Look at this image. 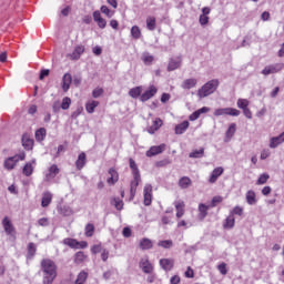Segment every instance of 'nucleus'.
I'll return each mask as SVG.
<instances>
[{
  "mask_svg": "<svg viewBox=\"0 0 284 284\" xmlns=\"http://www.w3.org/2000/svg\"><path fill=\"white\" fill-rule=\"evenodd\" d=\"M42 272V284H53L57 278V263L50 258H44L40 263Z\"/></svg>",
  "mask_w": 284,
  "mask_h": 284,
  "instance_id": "f257e3e1",
  "label": "nucleus"
},
{
  "mask_svg": "<svg viewBox=\"0 0 284 284\" xmlns=\"http://www.w3.org/2000/svg\"><path fill=\"white\" fill-rule=\"evenodd\" d=\"M219 88V80L214 79L206 82L201 89L197 91V97L200 99H205V97H210V94H214Z\"/></svg>",
  "mask_w": 284,
  "mask_h": 284,
  "instance_id": "f03ea898",
  "label": "nucleus"
},
{
  "mask_svg": "<svg viewBox=\"0 0 284 284\" xmlns=\"http://www.w3.org/2000/svg\"><path fill=\"white\" fill-rule=\"evenodd\" d=\"M26 159V153L17 154L4 160V170H14L16 165Z\"/></svg>",
  "mask_w": 284,
  "mask_h": 284,
  "instance_id": "7ed1b4c3",
  "label": "nucleus"
},
{
  "mask_svg": "<svg viewBox=\"0 0 284 284\" xmlns=\"http://www.w3.org/2000/svg\"><path fill=\"white\" fill-rule=\"evenodd\" d=\"M2 226L7 236H11L12 239L17 237V229H14V224H12V221L10 220V217L8 216L3 217Z\"/></svg>",
  "mask_w": 284,
  "mask_h": 284,
  "instance_id": "20e7f679",
  "label": "nucleus"
},
{
  "mask_svg": "<svg viewBox=\"0 0 284 284\" xmlns=\"http://www.w3.org/2000/svg\"><path fill=\"white\" fill-rule=\"evenodd\" d=\"M241 111L234 108H224V109H216L214 111V116H240Z\"/></svg>",
  "mask_w": 284,
  "mask_h": 284,
  "instance_id": "39448f33",
  "label": "nucleus"
},
{
  "mask_svg": "<svg viewBox=\"0 0 284 284\" xmlns=\"http://www.w3.org/2000/svg\"><path fill=\"white\" fill-rule=\"evenodd\" d=\"M284 64L283 63H275V64H271L265 67L262 70V74H264V77H267L270 74H276V72H281V70H283Z\"/></svg>",
  "mask_w": 284,
  "mask_h": 284,
  "instance_id": "423d86ee",
  "label": "nucleus"
},
{
  "mask_svg": "<svg viewBox=\"0 0 284 284\" xmlns=\"http://www.w3.org/2000/svg\"><path fill=\"white\" fill-rule=\"evenodd\" d=\"M141 183V173L133 174V180L131 181V187H130V201L136 196V187H139V184Z\"/></svg>",
  "mask_w": 284,
  "mask_h": 284,
  "instance_id": "0eeeda50",
  "label": "nucleus"
},
{
  "mask_svg": "<svg viewBox=\"0 0 284 284\" xmlns=\"http://www.w3.org/2000/svg\"><path fill=\"white\" fill-rule=\"evenodd\" d=\"M83 52H85V45L79 44L74 48L73 52L69 53L67 57L71 61H79V59H81V54H83Z\"/></svg>",
  "mask_w": 284,
  "mask_h": 284,
  "instance_id": "6e6552de",
  "label": "nucleus"
},
{
  "mask_svg": "<svg viewBox=\"0 0 284 284\" xmlns=\"http://www.w3.org/2000/svg\"><path fill=\"white\" fill-rule=\"evenodd\" d=\"M140 267L144 274H152V272H154V266L150 263V258H148V256L141 258Z\"/></svg>",
  "mask_w": 284,
  "mask_h": 284,
  "instance_id": "1a4fd4ad",
  "label": "nucleus"
},
{
  "mask_svg": "<svg viewBox=\"0 0 284 284\" xmlns=\"http://www.w3.org/2000/svg\"><path fill=\"white\" fill-rule=\"evenodd\" d=\"M59 172L60 170L59 166H57V164L51 165L49 170L45 172L44 181L49 183V181H52V179H54L57 174H59Z\"/></svg>",
  "mask_w": 284,
  "mask_h": 284,
  "instance_id": "9d476101",
  "label": "nucleus"
},
{
  "mask_svg": "<svg viewBox=\"0 0 284 284\" xmlns=\"http://www.w3.org/2000/svg\"><path fill=\"white\" fill-rule=\"evenodd\" d=\"M143 196H144V205H152V186L151 184H145L143 190Z\"/></svg>",
  "mask_w": 284,
  "mask_h": 284,
  "instance_id": "9b49d317",
  "label": "nucleus"
},
{
  "mask_svg": "<svg viewBox=\"0 0 284 284\" xmlns=\"http://www.w3.org/2000/svg\"><path fill=\"white\" fill-rule=\"evenodd\" d=\"M165 152V144H160L158 146H151L149 151H146V156H156V154H163Z\"/></svg>",
  "mask_w": 284,
  "mask_h": 284,
  "instance_id": "f8f14e48",
  "label": "nucleus"
},
{
  "mask_svg": "<svg viewBox=\"0 0 284 284\" xmlns=\"http://www.w3.org/2000/svg\"><path fill=\"white\" fill-rule=\"evenodd\" d=\"M156 92H159V90L156 89V87L151 85L149 88V90H146L141 97H140V101L145 102V101H150V99H152V97H154V94H156Z\"/></svg>",
  "mask_w": 284,
  "mask_h": 284,
  "instance_id": "ddd939ff",
  "label": "nucleus"
},
{
  "mask_svg": "<svg viewBox=\"0 0 284 284\" xmlns=\"http://www.w3.org/2000/svg\"><path fill=\"white\" fill-rule=\"evenodd\" d=\"M175 210H176V219L183 217V214H185V202L183 200H179L174 202Z\"/></svg>",
  "mask_w": 284,
  "mask_h": 284,
  "instance_id": "4468645a",
  "label": "nucleus"
},
{
  "mask_svg": "<svg viewBox=\"0 0 284 284\" xmlns=\"http://www.w3.org/2000/svg\"><path fill=\"white\" fill-rule=\"evenodd\" d=\"M163 125V120H161L160 118H156L153 121V124L151 126H148L146 131L149 132V134H154V132H158V130Z\"/></svg>",
  "mask_w": 284,
  "mask_h": 284,
  "instance_id": "2eb2a0df",
  "label": "nucleus"
},
{
  "mask_svg": "<svg viewBox=\"0 0 284 284\" xmlns=\"http://www.w3.org/2000/svg\"><path fill=\"white\" fill-rule=\"evenodd\" d=\"M70 85H72V74L65 73L62 78L63 92H68V90H70Z\"/></svg>",
  "mask_w": 284,
  "mask_h": 284,
  "instance_id": "dca6fc26",
  "label": "nucleus"
},
{
  "mask_svg": "<svg viewBox=\"0 0 284 284\" xmlns=\"http://www.w3.org/2000/svg\"><path fill=\"white\" fill-rule=\"evenodd\" d=\"M196 83H199V81L194 78L186 79L182 82L181 88L183 90H192V88H196Z\"/></svg>",
  "mask_w": 284,
  "mask_h": 284,
  "instance_id": "f3484780",
  "label": "nucleus"
},
{
  "mask_svg": "<svg viewBox=\"0 0 284 284\" xmlns=\"http://www.w3.org/2000/svg\"><path fill=\"white\" fill-rule=\"evenodd\" d=\"M34 163H37V161L32 160L23 166L22 173L24 174V176H32V173L34 172Z\"/></svg>",
  "mask_w": 284,
  "mask_h": 284,
  "instance_id": "a211bd4d",
  "label": "nucleus"
},
{
  "mask_svg": "<svg viewBox=\"0 0 284 284\" xmlns=\"http://www.w3.org/2000/svg\"><path fill=\"white\" fill-rule=\"evenodd\" d=\"M160 265L165 272H170L172 267H174V260L171 258H162L160 260Z\"/></svg>",
  "mask_w": 284,
  "mask_h": 284,
  "instance_id": "6ab92c4d",
  "label": "nucleus"
},
{
  "mask_svg": "<svg viewBox=\"0 0 284 284\" xmlns=\"http://www.w3.org/2000/svg\"><path fill=\"white\" fill-rule=\"evenodd\" d=\"M224 170L222 166H219L216 169H214L211 173V176L209 179L210 183H214L215 181L219 180V176H221L223 174Z\"/></svg>",
  "mask_w": 284,
  "mask_h": 284,
  "instance_id": "aec40b11",
  "label": "nucleus"
},
{
  "mask_svg": "<svg viewBox=\"0 0 284 284\" xmlns=\"http://www.w3.org/2000/svg\"><path fill=\"white\" fill-rule=\"evenodd\" d=\"M234 134H236V123H232L230 124L226 133H225V143H229V141L232 140V136H234Z\"/></svg>",
  "mask_w": 284,
  "mask_h": 284,
  "instance_id": "412c9836",
  "label": "nucleus"
},
{
  "mask_svg": "<svg viewBox=\"0 0 284 284\" xmlns=\"http://www.w3.org/2000/svg\"><path fill=\"white\" fill-rule=\"evenodd\" d=\"M109 175L110 178H108L106 182L109 183V185H114V183L119 181V172H116V170L114 169H110Z\"/></svg>",
  "mask_w": 284,
  "mask_h": 284,
  "instance_id": "4be33fe9",
  "label": "nucleus"
},
{
  "mask_svg": "<svg viewBox=\"0 0 284 284\" xmlns=\"http://www.w3.org/2000/svg\"><path fill=\"white\" fill-rule=\"evenodd\" d=\"M179 68H181V59L180 58L171 59L169 61V65H168L169 72H173V70H179Z\"/></svg>",
  "mask_w": 284,
  "mask_h": 284,
  "instance_id": "5701e85b",
  "label": "nucleus"
},
{
  "mask_svg": "<svg viewBox=\"0 0 284 284\" xmlns=\"http://www.w3.org/2000/svg\"><path fill=\"white\" fill-rule=\"evenodd\" d=\"M87 258L88 255H85L83 251H79L74 255V263H77V265H81V263H85Z\"/></svg>",
  "mask_w": 284,
  "mask_h": 284,
  "instance_id": "b1692460",
  "label": "nucleus"
},
{
  "mask_svg": "<svg viewBox=\"0 0 284 284\" xmlns=\"http://www.w3.org/2000/svg\"><path fill=\"white\" fill-rule=\"evenodd\" d=\"M50 203H52V193L44 192L42 195V201H41L42 207H48V205H50Z\"/></svg>",
  "mask_w": 284,
  "mask_h": 284,
  "instance_id": "393cba45",
  "label": "nucleus"
},
{
  "mask_svg": "<svg viewBox=\"0 0 284 284\" xmlns=\"http://www.w3.org/2000/svg\"><path fill=\"white\" fill-rule=\"evenodd\" d=\"M190 185H192V180L189 176H183L180 179L179 186L182 190H187V187H190Z\"/></svg>",
  "mask_w": 284,
  "mask_h": 284,
  "instance_id": "a878e982",
  "label": "nucleus"
},
{
  "mask_svg": "<svg viewBox=\"0 0 284 284\" xmlns=\"http://www.w3.org/2000/svg\"><path fill=\"white\" fill-rule=\"evenodd\" d=\"M207 210H210V206H207L205 204H200L199 205L197 219H200V221H203V219H205V216H207Z\"/></svg>",
  "mask_w": 284,
  "mask_h": 284,
  "instance_id": "bb28decb",
  "label": "nucleus"
},
{
  "mask_svg": "<svg viewBox=\"0 0 284 284\" xmlns=\"http://www.w3.org/2000/svg\"><path fill=\"white\" fill-rule=\"evenodd\" d=\"M58 212L62 216H72V214H74V211H72V207L65 206V205L59 206Z\"/></svg>",
  "mask_w": 284,
  "mask_h": 284,
  "instance_id": "cd10ccee",
  "label": "nucleus"
},
{
  "mask_svg": "<svg viewBox=\"0 0 284 284\" xmlns=\"http://www.w3.org/2000/svg\"><path fill=\"white\" fill-rule=\"evenodd\" d=\"M234 224H235V219H234V215L230 214L224 224H223V227L224 230H232V227H234Z\"/></svg>",
  "mask_w": 284,
  "mask_h": 284,
  "instance_id": "c85d7f7f",
  "label": "nucleus"
},
{
  "mask_svg": "<svg viewBox=\"0 0 284 284\" xmlns=\"http://www.w3.org/2000/svg\"><path fill=\"white\" fill-rule=\"evenodd\" d=\"M75 166L77 170H83V168L85 166V154L83 152L79 154Z\"/></svg>",
  "mask_w": 284,
  "mask_h": 284,
  "instance_id": "c756f323",
  "label": "nucleus"
},
{
  "mask_svg": "<svg viewBox=\"0 0 284 284\" xmlns=\"http://www.w3.org/2000/svg\"><path fill=\"white\" fill-rule=\"evenodd\" d=\"M140 247L141 250H152L153 244H152V240L144 237L140 241Z\"/></svg>",
  "mask_w": 284,
  "mask_h": 284,
  "instance_id": "7c9ffc66",
  "label": "nucleus"
},
{
  "mask_svg": "<svg viewBox=\"0 0 284 284\" xmlns=\"http://www.w3.org/2000/svg\"><path fill=\"white\" fill-rule=\"evenodd\" d=\"M85 281H88V272L81 271L78 274L77 280L74 281V284H85Z\"/></svg>",
  "mask_w": 284,
  "mask_h": 284,
  "instance_id": "2f4dec72",
  "label": "nucleus"
},
{
  "mask_svg": "<svg viewBox=\"0 0 284 284\" xmlns=\"http://www.w3.org/2000/svg\"><path fill=\"white\" fill-rule=\"evenodd\" d=\"M246 202L248 205H256V193L254 191H247Z\"/></svg>",
  "mask_w": 284,
  "mask_h": 284,
  "instance_id": "473e14b6",
  "label": "nucleus"
},
{
  "mask_svg": "<svg viewBox=\"0 0 284 284\" xmlns=\"http://www.w3.org/2000/svg\"><path fill=\"white\" fill-rule=\"evenodd\" d=\"M187 128H190V122L184 121L181 124H178L175 126V134H183V132H185V130H187Z\"/></svg>",
  "mask_w": 284,
  "mask_h": 284,
  "instance_id": "72a5a7b5",
  "label": "nucleus"
},
{
  "mask_svg": "<svg viewBox=\"0 0 284 284\" xmlns=\"http://www.w3.org/2000/svg\"><path fill=\"white\" fill-rule=\"evenodd\" d=\"M63 244L68 245L69 247H72L74 250H79V241L74 240V239H64L63 240Z\"/></svg>",
  "mask_w": 284,
  "mask_h": 284,
  "instance_id": "f704fd0d",
  "label": "nucleus"
},
{
  "mask_svg": "<svg viewBox=\"0 0 284 284\" xmlns=\"http://www.w3.org/2000/svg\"><path fill=\"white\" fill-rule=\"evenodd\" d=\"M99 106V101H89L85 105V110L89 114L94 113V109Z\"/></svg>",
  "mask_w": 284,
  "mask_h": 284,
  "instance_id": "c9c22d12",
  "label": "nucleus"
},
{
  "mask_svg": "<svg viewBox=\"0 0 284 284\" xmlns=\"http://www.w3.org/2000/svg\"><path fill=\"white\" fill-rule=\"evenodd\" d=\"M146 28H148V30H151V31H153V30H156V18H154V17H148L146 18Z\"/></svg>",
  "mask_w": 284,
  "mask_h": 284,
  "instance_id": "e433bc0d",
  "label": "nucleus"
},
{
  "mask_svg": "<svg viewBox=\"0 0 284 284\" xmlns=\"http://www.w3.org/2000/svg\"><path fill=\"white\" fill-rule=\"evenodd\" d=\"M22 145L23 148H26V150H32V145H34V141H32V139H29L28 135H23Z\"/></svg>",
  "mask_w": 284,
  "mask_h": 284,
  "instance_id": "4c0bfd02",
  "label": "nucleus"
},
{
  "mask_svg": "<svg viewBox=\"0 0 284 284\" xmlns=\"http://www.w3.org/2000/svg\"><path fill=\"white\" fill-rule=\"evenodd\" d=\"M141 92H143V89L141 87H135L129 91V95L132 99H139V97H141Z\"/></svg>",
  "mask_w": 284,
  "mask_h": 284,
  "instance_id": "58836bf2",
  "label": "nucleus"
},
{
  "mask_svg": "<svg viewBox=\"0 0 284 284\" xmlns=\"http://www.w3.org/2000/svg\"><path fill=\"white\" fill-rule=\"evenodd\" d=\"M203 154H205L204 149L192 151L189 156L190 159H202Z\"/></svg>",
  "mask_w": 284,
  "mask_h": 284,
  "instance_id": "ea45409f",
  "label": "nucleus"
},
{
  "mask_svg": "<svg viewBox=\"0 0 284 284\" xmlns=\"http://www.w3.org/2000/svg\"><path fill=\"white\" fill-rule=\"evenodd\" d=\"M248 106H250V100L247 99L237 100V108H240V110H246Z\"/></svg>",
  "mask_w": 284,
  "mask_h": 284,
  "instance_id": "a19ab883",
  "label": "nucleus"
},
{
  "mask_svg": "<svg viewBox=\"0 0 284 284\" xmlns=\"http://www.w3.org/2000/svg\"><path fill=\"white\" fill-rule=\"evenodd\" d=\"M268 180H270V174L267 173L261 174L256 181V185H265V183H267Z\"/></svg>",
  "mask_w": 284,
  "mask_h": 284,
  "instance_id": "79ce46f5",
  "label": "nucleus"
},
{
  "mask_svg": "<svg viewBox=\"0 0 284 284\" xmlns=\"http://www.w3.org/2000/svg\"><path fill=\"white\" fill-rule=\"evenodd\" d=\"M45 139V129L41 128L36 131V140L41 142Z\"/></svg>",
  "mask_w": 284,
  "mask_h": 284,
  "instance_id": "37998d69",
  "label": "nucleus"
},
{
  "mask_svg": "<svg viewBox=\"0 0 284 284\" xmlns=\"http://www.w3.org/2000/svg\"><path fill=\"white\" fill-rule=\"evenodd\" d=\"M158 245L159 247H163L164 250H170V247H172L174 243L171 240H164V241H160Z\"/></svg>",
  "mask_w": 284,
  "mask_h": 284,
  "instance_id": "c03bdc74",
  "label": "nucleus"
},
{
  "mask_svg": "<svg viewBox=\"0 0 284 284\" xmlns=\"http://www.w3.org/2000/svg\"><path fill=\"white\" fill-rule=\"evenodd\" d=\"M131 37L133 39H141V29L138 26L131 28Z\"/></svg>",
  "mask_w": 284,
  "mask_h": 284,
  "instance_id": "a18cd8bd",
  "label": "nucleus"
},
{
  "mask_svg": "<svg viewBox=\"0 0 284 284\" xmlns=\"http://www.w3.org/2000/svg\"><path fill=\"white\" fill-rule=\"evenodd\" d=\"M142 61L145 63V65H150L152 61H154V57L150 55V53L145 52L142 54Z\"/></svg>",
  "mask_w": 284,
  "mask_h": 284,
  "instance_id": "49530a36",
  "label": "nucleus"
},
{
  "mask_svg": "<svg viewBox=\"0 0 284 284\" xmlns=\"http://www.w3.org/2000/svg\"><path fill=\"white\" fill-rule=\"evenodd\" d=\"M71 103H72V100L70 98H68V97L63 98L62 103H61V109L69 110Z\"/></svg>",
  "mask_w": 284,
  "mask_h": 284,
  "instance_id": "de8ad7c7",
  "label": "nucleus"
},
{
  "mask_svg": "<svg viewBox=\"0 0 284 284\" xmlns=\"http://www.w3.org/2000/svg\"><path fill=\"white\" fill-rule=\"evenodd\" d=\"M111 203L112 205H114L115 209L123 210V201L121 199L115 197Z\"/></svg>",
  "mask_w": 284,
  "mask_h": 284,
  "instance_id": "09e8293b",
  "label": "nucleus"
},
{
  "mask_svg": "<svg viewBox=\"0 0 284 284\" xmlns=\"http://www.w3.org/2000/svg\"><path fill=\"white\" fill-rule=\"evenodd\" d=\"M101 12L110 18L114 17V11L110 10L106 6L101 7Z\"/></svg>",
  "mask_w": 284,
  "mask_h": 284,
  "instance_id": "8fccbe9b",
  "label": "nucleus"
},
{
  "mask_svg": "<svg viewBox=\"0 0 284 284\" xmlns=\"http://www.w3.org/2000/svg\"><path fill=\"white\" fill-rule=\"evenodd\" d=\"M129 163H130V168L132 170V174H140L139 173V168L136 166V162H134V160L130 159L129 160Z\"/></svg>",
  "mask_w": 284,
  "mask_h": 284,
  "instance_id": "3c124183",
  "label": "nucleus"
},
{
  "mask_svg": "<svg viewBox=\"0 0 284 284\" xmlns=\"http://www.w3.org/2000/svg\"><path fill=\"white\" fill-rule=\"evenodd\" d=\"M92 234H94V225L88 224L85 226V236H92Z\"/></svg>",
  "mask_w": 284,
  "mask_h": 284,
  "instance_id": "603ef678",
  "label": "nucleus"
},
{
  "mask_svg": "<svg viewBox=\"0 0 284 284\" xmlns=\"http://www.w3.org/2000/svg\"><path fill=\"white\" fill-rule=\"evenodd\" d=\"M234 214H236L237 216H243V207L235 206L231 212V215L234 216Z\"/></svg>",
  "mask_w": 284,
  "mask_h": 284,
  "instance_id": "864d4df0",
  "label": "nucleus"
},
{
  "mask_svg": "<svg viewBox=\"0 0 284 284\" xmlns=\"http://www.w3.org/2000/svg\"><path fill=\"white\" fill-rule=\"evenodd\" d=\"M217 270H219V272H220L223 276H225V274H227V264H225V263L220 264V265L217 266Z\"/></svg>",
  "mask_w": 284,
  "mask_h": 284,
  "instance_id": "5fc2aeb1",
  "label": "nucleus"
},
{
  "mask_svg": "<svg viewBox=\"0 0 284 284\" xmlns=\"http://www.w3.org/2000/svg\"><path fill=\"white\" fill-rule=\"evenodd\" d=\"M271 154H272V153L270 152L268 149H264V150H262V152H261L260 159H261L262 161H265V159H268V156H270Z\"/></svg>",
  "mask_w": 284,
  "mask_h": 284,
  "instance_id": "6e6d98bb",
  "label": "nucleus"
},
{
  "mask_svg": "<svg viewBox=\"0 0 284 284\" xmlns=\"http://www.w3.org/2000/svg\"><path fill=\"white\" fill-rule=\"evenodd\" d=\"M199 21H200L201 26H207V23H210V17H207L205 14H201Z\"/></svg>",
  "mask_w": 284,
  "mask_h": 284,
  "instance_id": "4d7b16f0",
  "label": "nucleus"
},
{
  "mask_svg": "<svg viewBox=\"0 0 284 284\" xmlns=\"http://www.w3.org/2000/svg\"><path fill=\"white\" fill-rule=\"evenodd\" d=\"M101 94H103V89L102 88H97L92 92L93 99H99V97H101Z\"/></svg>",
  "mask_w": 284,
  "mask_h": 284,
  "instance_id": "13d9d810",
  "label": "nucleus"
},
{
  "mask_svg": "<svg viewBox=\"0 0 284 284\" xmlns=\"http://www.w3.org/2000/svg\"><path fill=\"white\" fill-rule=\"evenodd\" d=\"M38 225L41 227H48V225H50V221L47 217H42L38 221Z\"/></svg>",
  "mask_w": 284,
  "mask_h": 284,
  "instance_id": "bf43d9fd",
  "label": "nucleus"
},
{
  "mask_svg": "<svg viewBox=\"0 0 284 284\" xmlns=\"http://www.w3.org/2000/svg\"><path fill=\"white\" fill-rule=\"evenodd\" d=\"M108 258H110V251H108V248H104L102 250V253H101V260L105 263Z\"/></svg>",
  "mask_w": 284,
  "mask_h": 284,
  "instance_id": "052dcab7",
  "label": "nucleus"
},
{
  "mask_svg": "<svg viewBox=\"0 0 284 284\" xmlns=\"http://www.w3.org/2000/svg\"><path fill=\"white\" fill-rule=\"evenodd\" d=\"M29 254L30 256H34V253L37 252V247L34 246V243H30L28 245Z\"/></svg>",
  "mask_w": 284,
  "mask_h": 284,
  "instance_id": "680f3d73",
  "label": "nucleus"
},
{
  "mask_svg": "<svg viewBox=\"0 0 284 284\" xmlns=\"http://www.w3.org/2000/svg\"><path fill=\"white\" fill-rule=\"evenodd\" d=\"M91 252L92 254H99V252H103V250H101V245L98 244L91 247Z\"/></svg>",
  "mask_w": 284,
  "mask_h": 284,
  "instance_id": "e2e57ef3",
  "label": "nucleus"
},
{
  "mask_svg": "<svg viewBox=\"0 0 284 284\" xmlns=\"http://www.w3.org/2000/svg\"><path fill=\"white\" fill-rule=\"evenodd\" d=\"M243 114L246 119H252V110H250V108L243 109Z\"/></svg>",
  "mask_w": 284,
  "mask_h": 284,
  "instance_id": "0e129e2a",
  "label": "nucleus"
},
{
  "mask_svg": "<svg viewBox=\"0 0 284 284\" xmlns=\"http://www.w3.org/2000/svg\"><path fill=\"white\" fill-rule=\"evenodd\" d=\"M52 108H53V112H59V110H61V102L59 101L53 102Z\"/></svg>",
  "mask_w": 284,
  "mask_h": 284,
  "instance_id": "69168bd1",
  "label": "nucleus"
},
{
  "mask_svg": "<svg viewBox=\"0 0 284 284\" xmlns=\"http://www.w3.org/2000/svg\"><path fill=\"white\" fill-rule=\"evenodd\" d=\"M97 23H98L99 28H101V29H103V28H105V26H108V22L103 18L98 20Z\"/></svg>",
  "mask_w": 284,
  "mask_h": 284,
  "instance_id": "338daca9",
  "label": "nucleus"
},
{
  "mask_svg": "<svg viewBox=\"0 0 284 284\" xmlns=\"http://www.w3.org/2000/svg\"><path fill=\"white\" fill-rule=\"evenodd\" d=\"M181 283V277L179 275H174L171 277V284H180Z\"/></svg>",
  "mask_w": 284,
  "mask_h": 284,
  "instance_id": "774afa93",
  "label": "nucleus"
}]
</instances>
